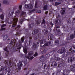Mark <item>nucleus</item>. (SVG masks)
<instances>
[{
  "label": "nucleus",
  "mask_w": 75,
  "mask_h": 75,
  "mask_svg": "<svg viewBox=\"0 0 75 75\" xmlns=\"http://www.w3.org/2000/svg\"><path fill=\"white\" fill-rule=\"evenodd\" d=\"M51 41H49L47 42L45 45H43V47H45L46 46H48V45H50L51 44Z\"/></svg>",
  "instance_id": "18"
},
{
  "label": "nucleus",
  "mask_w": 75,
  "mask_h": 75,
  "mask_svg": "<svg viewBox=\"0 0 75 75\" xmlns=\"http://www.w3.org/2000/svg\"><path fill=\"white\" fill-rule=\"evenodd\" d=\"M33 56L35 57H37V56H38V53H37V52H36L35 54H34Z\"/></svg>",
  "instance_id": "52"
},
{
  "label": "nucleus",
  "mask_w": 75,
  "mask_h": 75,
  "mask_svg": "<svg viewBox=\"0 0 75 75\" xmlns=\"http://www.w3.org/2000/svg\"><path fill=\"white\" fill-rule=\"evenodd\" d=\"M41 34L38 35L37 36H34V40H37V39H41Z\"/></svg>",
  "instance_id": "12"
},
{
  "label": "nucleus",
  "mask_w": 75,
  "mask_h": 75,
  "mask_svg": "<svg viewBox=\"0 0 75 75\" xmlns=\"http://www.w3.org/2000/svg\"><path fill=\"white\" fill-rule=\"evenodd\" d=\"M53 54H54V58L55 60L57 61H59V63L58 65V67L57 69V75H61L60 72L62 73V68H64L65 66V62L64 60L61 59L59 57H56V52L55 51H53Z\"/></svg>",
  "instance_id": "1"
},
{
  "label": "nucleus",
  "mask_w": 75,
  "mask_h": 75,
  "mask_svg": "<svg viewBox=\"0 0 75 75\" xmlns=\"http://www.w3.org/2000/svg\"><path fill=\"white\" fill-rule=\"evenodd\" d=\"M37 48V45L36 44H34L32 47V49L33 50H35Z\"/></svg>",
  "instance_id": "15"
},
{
  "label": "nucleus",
  "mask_w": 75,
  "mask_h": 75,
  "mask_svg": "<svg viewBox=\"0 0 75 75\" xmlns=\"http://www.w3.org/2000/svg\"><path fill=\"white\" fill-rule=\"evenodd\" d=\"M42 67L43 69H48V67L47 66V65L45 63H43L42 65Z\"/></svg>",
  "instance_id": "10"
},
{
  "label": "nucleus",
  "mask_w": 75,
  "mask_h": 75,
  "mask_svg": "<svg viewBox=\"0 0 75 75\" xmlns=\"http://www.w3.org/2000/svg\"><path fill=\"white\" fill-rule=\"evenodd\" d=\"M33 55V52L30 51L28 54V55L29 57H30L32 55Z\"/></svg>",
  "instance_id": "33"
},
{
  "label": "nucleus",
  "mask_w": 75,
  "mask_h": 75,
  "mask_svg": "<svg viewBox=\"0 0 75 75\" xmlns=\"http://www.w3.org/2000/svg\"><path fill=\"white\" fill-rule=\"evenodd\" d=\"M70 38L71 39H74L75 37V35L73 34H71L70 35Z\"/></svg>",
  "instance_id": "35"
},
{
  "label": "nucleus",
  "mask_w": 75,
  "mask_h": 75,
  "mask_svg": "<svg viewBox=\"0 0 75 75\" xmlns=\"http://www.w3.org/2000/svg\"><path fill=\"white\" fill-rule=\"evenodd\" d=\"M71 41V38H67L66 39V41L67 43L70 42Z\"/></svg>",
  "instance_id": "22"
},
{
  "label": "nucleus",
  "mask_w": 75,
  "mask_h": 75,
  "mask_svg": "<svg viewBox=\"0 0 75 75\" xmlns=\"http://www.w3.org/2000/svg\"><path fill=\"white\" fill-rule=\"evenodd\" d=\"M40 51L43 54H44V53L47 52V50H45V48L44 47L42 48L41 49Z\"/></svg>",
  "instance_id": "14"
},
{
  "label": "nucleus",
  "mask_w": 75,
  "mask_h": 75,
  "mask_svg": "<svg viewBox=\"0 0 75 75\" xmlns=\"http://www.w3.org/2000/svg\"><path fill=\"white\" fill-rule=\"evenodd\" d=\"M61 3V2H56L55 3V6H58V5H59V4H60Z\"/></svg>",
  "instance_id": "47"
},
{
  "label": "nucleus",
  "mask_w": 75,
  "mask_h": 75,
  "mask_svg": "<svg viewBox=\"0 0 75 75\" xmlns=\"http://www.w3.org/2000/svg\"><path fill=\"white\" fill-rule=\"evenodd\" d=\"M34 57L33 56H32L30 58V59L31 61H32V60H33V58H34Z\"/></svg>",
  "instance_id": "57"
},
{
  "label": "nucleus",
  "mask_w": 75,
  "mask_h": 75,
  "mask_svg": "<svg viewBox=\"0 0 75 75\" xmlns=\"http://www.w3.org/2000/svg\"><path fill=\"white\" fill-rule=\"evenodd\" d=\"M34 26V23H33L29 25V27L31 28H33Z\"/></svg>",
  "instance_id": "25"
},
{
  "label": "nucleus",
  "mask_w": 75,
  "mask_h": 75,
  "mask_svg": "<svg viewBox=\"0 0 75 75\" xmlns=\"http://www.w3.org/2000/svg\"><path fill=\"white\" fill-rule=\"evenodd\" d=\"M13 59L10 60H9V61L8 60H5V61L4 63L5 64L7 65L9 67H12V66H13Z\"/></svg>",
  "instance_id": "5"
},
{
  "label": "nucleus",
  "mask_w": 75,
  "mask_h": 75,
  "mask_svg": "<svg viewBox=\"0 0 75 75\" xmlns=\"http://www.w3.org/2000/svg\"><path fill=\"white\" fill-rule=\"evenodd\" d=\"M4 51H6V52H9V51L8 50V49H7V47H6L4 49Z\"/></svg>",
  "instance_id": "42"
},
{
  "label": "nucleus",
  "mask_w": 75,
  "mask_h": 75,
  "mask_svg": "<svg viewBox=\"0 0 75 75\" xmlns=\"http://www.w3.org/2000/svg\"><path fill=\"white\" fill-rule=\"evenodd\" d=\"M14 14V11H13L12 12L11 11H9V13L8 14V16L9 17H11L13 16V14Z\"/></svg>",
  "instance_id": "24"
},
{
  "label": "nucleus",
  "mask_w": 75,
  "mask_h": 75,
  "mask_svg": "<svg viewBox=\"0 0 75 75\" xmlns=\"http://www.w3.org/2000/svg\"><path fill=\"white\" fill-rule=\"evenodd\" d=\"M21 14L22 16H23V15H24V14H26V12L23 11H21Z\"/></svg>",
  "instance_id": "46"
},
{
  "label": "nucleus",
  "mask_w": 75,
  "mask_h": 75,
  "mask_svg": "<svg viewBox=\"0 0 75 75\" xmlns=\"http://www.w3.org/2000/svg\"><path fill=\"white\" fill-rule=\"evenodd\" d=\"M23 51L25 54H27V49H23Z\"/></svg>",
  "instance_id": "39"
},
{
  "label": "nucleus",
  "mask_w": 75,
  "mask_h": 75,
  "mask_svg": "<svg viewBox=\"0 0 75 75\" xmlns=\"http://www.w3.org/2000/svg\"><path fill=\"white\" fill-rule=\"evenodd\" d=\"M56 30V31H57V33L58 35H62V34L60 32V30L58 29L57 30V29Z\"/></svg>",
  "instance_id": "23"
},
{
  "label": "nucleus",
  "mask_w": 75,
  "mask_h": 75,
  "mask_svg": "<svg viewBox=\"0 0 75 75\" xmlns=\"http://www.w3.org/2000/svg\"><path fill=\"white\" fill-rule=\"evenodd\" d=\"M3 3L4 4H8V2L7 1L4 0V1Z\"/></svg>",
  "instance_id": "36"
},
{
  "label": "nucleus",
  "mask_w": 75,
  "mask_h": 75,
  "mask_svg": "<svg viewBox=\"0 0 75 75\" xmlns=\"http://www.w3.org/2000/svg\"><path fill=\"white\" fill-rule=\"evenodd\" d=\"M54 43L56 45H59V40H56L55 41Z\"/></svg>",
  "instance_id": "29"
},
{
  "label": "nucleus",
  "mask_w": 75,
  "mask_h": 75,
  "mask_svg": "<svg viewBox=\"0 0 75 75\" xmlns=\"http://www.w3.org/2000/svg\"><path fill=\"white\" fill-rule=\"evenodd\" d=\"M9 74H10V71H8L5 73V75H10Z\"/></svg>",
  "instance_id": "44"
},
{
  "label": "nucleus",
  "mask_w": 75,
  "mask_h": 75,
  "mask_svg": "<svg viewBox=\"0 0 75 75\" xmlns=\"http://www.w3.org/2000/svg\"><path fill=\"white\" fill-rule=\"evenodd\" d=\"M25 8H28V9H32L33 7V4H29L28 5L25 4Z\"/></svg>",
  "instance_id": "8"
},
{
  "label": "nucleus",
  "mask_w": 75,
  "mask_h": 75,
  "mask_svg": "<svg viewBox=\"0 0 75 75\" xmlns=\"http://www.w3.org/2000/svg\"><path fill=\"white\" fill-rule=\"evenodd\" d=\"M14 40H12L11 42H10V44H11V45H13V43L14 42Z\"/></svg>",
  "instance_id": "48"
},
{
  "label": "nucleus",
  "mask_w": 75,
  "mask_h": 75,
  "mask_svg": "<svg viewBox=\"0 0 75 75\" xmlns=\"http://www.w3.org/2000/svg\"><path fill=\"white\" fill-rule=\"evenodd\" d=\"M60 17H61V16L59 15V13H58L56 16V18H58H58H60Z\"/></svg>",
  "instance_id": "53"
},
{
  "label": "nucleus",
  "mask_w": 75,
  "mask_h": 75,
  "mask_svg": "<svg viewBox=\"0 0 75 75\" xmlns=\"http://www.w3.org/2000/svg\"><path fill=\"white\" fill-rule=\"evenodd\" d=\"M6 36L4 35L3 38V40L4 41H5L7 39V37L5 38Z\"/></svg>",
  "instance_id": "50"
},
{
  "label": "nucleus",
  "mask_w": 75,
  "mask_h": 75,
  "mask_svg": "<svg viewBox=\"0 0 75 75\" xmlns=\"http://www.w3.org/2000/svg\"><path fill=\"white\" fill-rule=\"evenodd\" d=\"M50 55L49 54H47L45 55V57L46 58H48V57H49Z\"/></svg>",
  "instance_id": "51"
},
{
  "label": "nucleus",
  "mask_w": 75,
  "mask_h": 75,
  "mask_svg": "<svg viewBox=\"0 0 75 75\" xmlns=\"http://www.w3.org/2000/svg\"><path fill=\"white\" fill-rule=\"evenodd\" d=\"M50 38L51 40H52V38H54V35H53L52 34H49V35L48 36V38Z\"/></svg>",
  "instance_id": "26"
},
{
  "label": "nucleus",
  "mask_w": 75,
  "mask_h": 75,
  "mask_svg": "<svg viewBox=\"0 0 75 75\" xmlns=\"http://www.w3.org/2000/svg\"><path fill=\"white\" fill-rule=\"evenodd\" d=\"M40 60L41 62H44L45 60V57H42L40 59Z\"/></svg>",
  "instance_id": "31"
},
{
  "label": "nucleus",
  "mask_w": 75,
  "mask_h": 75,
  "mask_svg": "<svg viewBox=\"0 0 75 75\" xmlns=\"http://www.w3.org/2000/svg\"><path fill=\"white\" fill-rule=\"evenodd\" d=\"M57 66V63L55 62H53L52 63V64L51 65V66L52 67H56Z\"/></svg>",
  "instance_id": "19"
},
{
  "label": "nucleus",
  "mask_w": 75,
  "mask_h": 75,
  "mask_svg": "<svg viewBox=\"0 0 75 75\" xmlns=\"http://www.w3.org/2000/svg\"><path fill=\"white\" fill-rule=\"evenodd\" d=\"M30 75H36V74H35L34 73H33V74H31Z\"/></svg>",
  "instance_id": "64"
},
{
  "label": "nucleus",
  "mask_w": 75,
  "mask_h": 75,
  "mask_svg": "<svg viewBox=\"0 0 75 75\" xmlns=\"http://www.w3.org/2000/svg\"><path fill=\"white\" fill-rule=\"evenodd\" d=\"M38 33V30L37 29H35L33 30L32 32V34L34 35V34H37Z\"/></svg>",
  "instance_id": "20"
},
{
  "label": "nucleus",
  "mask_w": 75,
  "mask_h": 75,
  "mask_svg": "<svg viewBox=\"0 0 75 75\" xmlns=\"http://www.w3.org/2000/svg\"><path fill=\"white\" fill-rule=\"evenodd\" d=\"M45 19H43L42 21V22L41 23V25L42 27H44V28H45Z\"/></svg>",
  "instance_id": "13"
},
{
  "label": "nucleus",
  "mask_w": 75,
  "mask_h": 75,
  "mask_svg": "<svg viewBox=\"0 0 75 75\" xmlns=\"http://www.w3.org/2000/svg\"><path fill=\"white\" fill-rule=\"evenodd\" d=\"M65 10L63 9H62L60 11V13L62 16L65 14Z\"/></svg>",
  "instance_id": "28"
},
{
  "label": "nucleus",
  "mask_w": 75,
  "mask_h": 75,
  "mask_svg": "<svg viewBox=\"0 0 75 75\" xmlns=\"http://www.w3.org/2000/svg\"><path fill=\"white\" fill-rule=\"evenodd\" d=\"M37 11L38 13H41V11L40 10H38Z\"/></svg>",
  "instance_id": "54"
},
{
  "label": "nucleus",
  "mask_w": 75,
  "mask_h": 75,
  "mask_svg": "<svg viewBox=\"0 0 75 75\" xmlns=\"http://www.w3.org/2000/svg\"><path fill=\"white\" fill-rule=\"evenodd\" d=\"M22 8V5H20L19 6V8L20 10H21V8Z\"/></svg>",
  "instance_id": "56"
},
{
  "label": "nucleus",
  "mask_w": 75,
  "mask_h": 75,
  "mask_svg": "<svg viewBox=\"0 0 75 75\" xmlns=\"http://www.w3.org/2000/svg\"><path fill=\"white\" fill-rule=\"evenodd\" d=\"M25 57L26 58H27V59H30L29 57L28 56H25Z\"/></svg>",
  "instance_id": "60"
},
{
  "label": "nucleus",
  "mask_w": 75,
  "mask_h": 75,
  "mask_svg": "<svg viewBox=\"0 0 75 75\" xmlns=\"http://www.w3.org/2000/svg\"><path fill=\"white\" fill-rule=\"evenodd\" d=\"M66 27V26H65V25H62V28H65V27Z\"/></svg>",
  "instance_id": "59"
},
{
  "label": "nucleus",
  "mask_w": 75,
  "mask_h": 75,
  "mask_svg": "<svg viewBox=\"0 0 75 75\" xmlns=\"http://www.w3.org/2000/svg\"><path fill=\"white\" fill-rule=\"evenodd\" d=\"M65 69V72H66L67 74H69V72H70V70L67 68H66Z\"/></svg>",
  "instance_id": "30"
},
{
  "label": "nucleus",
  "mask_w": 75,
  "mask_h": 75,
  "mask_svg": "<svg viewBox=\"0 0 75 75\" xmlns=\"http://www.w3.org/2000/svg\"><path fill=\"white\" fill-rule=\"evenodd\" d=\"M73 3L74 4H75V0H73ZM74 8H75V6H74Z\"/></svg>",
  "instance_id": "58"
},
{
  "label": "nucleus",
  "mask_w": 75,
  "mask_h": 75,
  "mask_svg": "<svg viewBox=\"0 0 75 75\" xmlns=\"http://www.w3.org/2000/svg\"><path fill=\"white\" fill-rule=\"evenodd\" d=\"M73 68H75V64L73 65Z\"/></svg>",
  "instance_id": "63"
},
{
  "label": "nucleus",
  "mask_w": 75,
  "mask_h": 75,
  "mask_svg": "<svg viewBox=\"0 0 75 75\" xmlns=\"http://www.w3.org/2000/svg\"><path fill=\"white\" fill-rule=\"evenodd\" d=\"M48 8V6L47 5H45L44 6L43 10H47Z\"/></svg>",
  "instance_id": "34"
},
{
  "label": "nucleus",
  "mask_w": 75,
  "mask_h": 75,
  "mask_svg": "<svg viewBox=\"0 0 75 75\" xmlns=\"http://www.w3.org/2000/svg\"><path fill=\"white\" fill-rule=\"evenodd\" d=\"M19 66L20 67H22L23 66V64L22 63H20V64H19Z\"/></svg>",
  "instance_id": "61"
},
{
  "label": "nucleus",
  "mask_w": 75,
  "mask_h": 75,
  "mask_svg": "<svg viewBox=\"0 0 75 75\" xmlns=\"http://www.w3.org/2000/svg\"><path fill=\"white\" fill-rule=\"evenodd\" d=\"M24 39L23 38H21V41L22 42H21L20 43L18 46V47H19L16 49V50H20L21 48V47H23V45H22V42H24Z\"/></svg>",
  "instance_id": "6"
},
{
  "label": "nucleus",
  "mask_w": 75,
  "mask_h": 75,
  "mask_svg": "<svg viewBox=\"0 0 75 75\" xmlns=\"http://www.w3.org/2000/svg\"><path fill=\"white\" fill-rule=\"evenodd\" d=\"M48 28H47L46 30L44 29L42 30V32L45 34H47V33H48Z\"/></svg>",
  "instance_id": "21"
},
{
  "label": "nucleus",
  "mask_w": 75,
  "mask_h": 75,
  "mask_svg": "<svg viewBox=\"0 0 75 75\" xmlns=\"http://www.w3.org/2000/svg\"><path fill=\"white\" fill-rule=\"evenodd\" d=\"M46 42H47V41L45 39L42 40H39V42H40L41 47V44H45Z\"/></svg>",
  "instance_id": "11"
},
{
  "label": "nucleus",
  "mask_w": 75,
  "mask_h": 75,
  "mask_svg": "<svg viewBox=\"0 0 75 75\" xmlns=\"http://www.w3.org/2000/svg\"><path fill=\"white\" fill-rule=\"evenodd\" d=\"M65 51V48L64 47H62L61 48V49H59L58 50L57 52L59 54H63V53H64Z\"/></svg>",
  "instance_id": "7"
},
{
  "label": "nucleus",
  "mask_w": 75,
  "mask_h": 75,
  "mask_svg": "<svg viewBox=\"0 0 75 75\" xmlns=\"http://www.w3.org/2000/svg\"><path fill=\"white\" fill-rule=\"evenodd\" d=\"M7 67H4L1 66V71H7Z\"/></svg>",
  "instance_id": "17"
},
{
  "label": "nucleus",
  "mask_w": 75,
  "mask_h": 75,
  "mask_svg": "<svg viewBox=\"0 0 75 75\" xmlns=\"http://www.w3.org/2000/svg\"><path fill=\"white\" fill-rule=\"evenodd\" d=\"M49 24H50V27H53V25H54V24L52 23V22H51L49 23Z\"/></svg>",
  "instance_id": "41"
},
{
  "label": "nucleus",
  "mask_w": 75,
  "mask_h": 75,
  "mask_svg": "<svg viewBox=\"0 0 75 75\" xmlns=\"http://www.w3.org/2000/svg\"><path fill=\"white\" fill-rule=\"evenodd\" d=\"M20 13V11H17L15 12V14L16 16H15L13 19V21H11L10 22V20L6 21V23L8 24H12V28H14L16 26V25L17 24V21L18 20V18H17V16L18 15V14Z\"/></svg>",
  "instance_id": "2"
},
{
  "label": "nucleus",
  "mask_w": 75,
  "mask_h": 75,
  "mask_svg": "<svg viewBox=\"0 0 75 75\" xmlns=\"http://www.w3.org/2000/svg\"><path fill=\"white\" fill-rule=\"evenodd\" d=\"M18 69H19V71H20V70H21V67L20 66H18Z\"/></svg>",
  "instance_id": "55"
},
{
  "label": "nucleus",
  "mask_w": 75,
  "mask_h": 75,
  "mask_svg": "<svg viewBox=\"0 0 75 75\" xmlns=\"http://www.w3.org/2000/svg\"><path fill=\"white\" fill-rule=\"evenodd\" d=\"M66 21H67V23H70L71 22V20L69 18H67L66 19Z\"/></svg>",
  "instance_id": "37"
},
{
  "label": "nucleus",
  "mask_w": 75,
  "mask_h": 75,
  "mask_svg": "<svg viewBox=\"0 0 75 75\" xmlns=\"http://www.w3.org/2000/svg\"><path fill=\"white\" fill-rule=\"evenodd\" d=\"M36 9H34L32 10H31V11H30V13H33V11H36Z\"/></svg>",
  "instance_id": "45"
},
{
  "label": "nucleus",
  "mask_w": 75,
  "mask_h": 75,
  "mask_svg": "<svg viewBox=\"0 0 75 75\" xmlns=\"http://www.w3.org/2000/svg\"><path fill=\"white\" fill-rule=\"evenodd\" d=\"M70 51H71V52H65L64 54H63L62 56V58H67L68 55H71V54L72 53H73V52H75V51L74 50H72V48H71L69 50Z\"/></svg>",
  "instance_id": "3"
},
{
  "label": "nucleus",
  "mask_w": 75,
  "mask_h": 75,
  "mask_svg": "<svg viewBox=\"0 0 75 75\" xmlns=\"http://www.w3.org/2000/svg\"><path fill=\"white\" fill-rule=\"evenodd\" d=\"M40 23H41V20H38L36 22V24L39 25Z\"/></svg>",
  "instance_id": "27"
},
{
  "label": "nucleus",
  "mask_w": 75,
  "mask_h": 75,
  "mask_svg": "<svg viewBox=\"0 0 75 75\" xmlns=\"http://www.w3.org/2000/svg\"><path fill=\"white\" fill-rule=\"evenodd\" d=\"M23 30H18V34H22V31Z\"/></svg>",
  "instance_id": "43"
},
{
  "label": "nucleus",
  "mask_w": 75,
  "mask_h": 75,
  "mask_svg": "<svg viewBox=\"0 0 75 75\" xmlns=\"http://www.w3.org/2000/svg\"><path fill=\"white\" fill-rule=\"evenodd\" d=\"M23 21V19H21L20 20V21H19V23H20V24H22V23Z\"/></svg>",
  "instance_id": "49"
},
{
  "label": "nucleus",
  "mask_w": 75,
  "mask_h": 75,
  "mask_svg": "<svg viewBox=\"0 0 75 75\" xmlns=\"http://www.w3.org/2000/svg\"><path fill=\"white\" fill-rule=\"evenodd\" d=\"M6 25V24H3L1 26V28L0 30V31H3L4 30H5L6 29V28H3V27H5Z\"/></svg>",
  "instance_id": "16"
},
{
  "label": "nucleus",
  "mask_w": 75,
  "mask_h": 75,
  "mask_svg": "<svg viewBox=\"0 0 75 75\" xmlns=\"http://www.w3.org/2000/svg\"><path fill=\"white\" fill-rule=\"evenodd\" d=\"M74 60V57H69L67 59V62L68 63H72V61Z\"/></svg>",
  "instance_id": "9"
},
{
  "label": "nucleus",
  "mask_w": 75,
  "mask_h": 75,
  "mask_svg": "<svg viewBox=\"0 0 75 75\" xmlns=\"http://www.w3.org/2000/svg\"><path fill=\"white\" fill-rule=\"evenodd\" d=\"M56 24L55 25V28L57 29L60 28V26L61 25V19H58L55 21Z\"/></svg>",
  "instance_id": "4"
},
{
  "label": "nucleus",
  "mask_w": 75,
  "mask_h": 75,
  "mask_svg": "<svg viewBox=\"0 0 75 75\" xmlns=\"http://www.w3.org/2000/svg\"><path fill=\"white\" fill-rule=\"evenodd\" d=\"M20 27H21V26H20V25H18L17 26V28H20Z\"/></svg>",
  "instance_id": "62"
},
{
  "label": "nucleus",
  "mask_w": 75,
  "mask_h": 75,
  "mask_svg": "<svg viewBox=\"0 0 75 75\" xmlns=\"http://www.w3.org/2000/svg\"><path fill=\"white\" fill-rule=\"evenodd\" d=\"M32 44V42L31 41V40H29V44H28V46H31V44Z\"/></svg>",
  "instance_id": "38"
},
{
  "label": "nucleus",
  "mask_w": 75,
  "mask_h": 75,
  "mask_svg": "<svg viewBox=\"0 0 75 75\" xmlns=\"http://www.w3.org/2000/svg\"><path fill=\"white\" fill-rule=\"evenodd\" d=\"M35 8H38V3L37 2H35Z\"/></svg>",
  "instance_id": "40"
},
{
  "label": "nucleus",
  "mask_w": 75,
  "mask_h": 75,
  "mask_svg": "<svg viewBox=\"0 0 75 75\" xmlns=\"http://www.w3.org/2000/svg\"><path fill=\"white\" fill-rule=\"evenodd\" d=\"M0 18L2 20H4V16L3 14H2L0 15Z\"/></svg>",
  "instance_id": "32"
}]
</instances>
